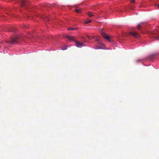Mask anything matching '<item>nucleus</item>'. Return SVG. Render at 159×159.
Instances as JSON below:
<instances>
[{
	"mask_svg": "<svg viewBox=\"0 0 159 159\" xmlns=\"http://www.w3.org/2000/svg\"><path fill=\"white\" fill-rule=\"evenodd\" d=\"M66 37L67 39L70 40L74 41L75 43V46L78 47L80 48L85 46L83 43H80V42L75 40V38L73 36H66Z\"/></svg>",
	"mask_w": 159,
	"mask_h": 159,
	"instance_id": "f257e3e1",
	"label": "nucleus"
},
{
	"mask_svg": "<svg viewBox=\"0 0 159 159\" xmlns=\"http://www.w3.org/2000/svg\"><path fill=\"white\" fill-rule=\"evenodd\" d=\"M19 38L18 37L16 36L14 38H12L11 40L7 41V43H8L11 44H15L19 42Z\"/></svg>",
	"mask_w": 159,
	"mask_h": 159,
	"instance_id": "f03ea898",
	"label": "nucleus"
},
{
	"mask_svg": "<svg viewBox=\"0 0 159 159\" xmlns=\"http://www.w3.org/2000/svg\"><path fill=\"white\" fill-rule=\"evenodd\" d=\"M128 34L129 35L132 36L134 37L137 38L140 37L138 33L134 31H131L129 32Z\"/></svg>",
	"mask_w": 159,
	"mask_h": 159,
	"instance_id": "7ed1b4c3",
	"label": "nucleus"
},
{
	"mask_svg": "<svg viewBox=\"0 0 159 159\" xmlns=\"http://www.w3.org/2000/svg\"><path fill=\"white\" fill-rule=\"evenodd\" d=\"M101 34L102 36L105 39L108 40H110V38L109 36L103 32L102 31L101 32Z\"/></svg>",
	"mask_w": 159,
	"mask_h": 159,
	"instance_id": "20e7f679",
	"label": "nucleus"
},
{
	"mask_svg": "<svg viewBox=\"0 0 159 159\" xmlns=\"http://www.w3.org/2000/svg\"><path fill=\"white\" fill-rule=\"evenodd\" d=\"M21 29H30V26L29 25H22L20 26Z\"/></svg>",
	"mask_w": 159,
	"mask_h": 159,
	"instance_id": "39448f33",
	"label": "nucleus"
},
{
	"mask_svg": "<svg viewBox=\"0 0 159 159\" xmlns=\"http://www.w3.org/2000/svg\"><path fill=\"white\" fill-rule=\"evenodd\" d=\"M144 25V23L143 22H141L139 24L137 25L138 29H140L141 27L142 26Z\"/></svg>",
	"mask_w": 159,
	"mask_h": 159,
	"instance_id": "423d86ee",
	"label": "nucleus"
},
{
	"mask_svg": "<svg viewBox=\"0 0 159 159\" xmlns=\"http://www.w3.org/2000/svg\"><path fill=\"white\" fill-rule=\"evenodd\" d=\"M23 16L25 18H27V17H28L29 19L32 18V17H30L29 15L26 13H25V14H24Z\"/></svg>",
	"mask_w": 159,
	"mask_h": 159,
	"instance_id": "0eeeda50",
	"label": "nucleus"
},
{
	"mask_svg": "<svg viewBox=\"0 0 159 159\" xmlns=\"http://www.w3.org/2000/svg\"><path fill=\"white\" fill-rule=\"evenodd\" d=\"M27 4V2L26 1L24 0L22 1L21 5L22 7L24 6V5H26Z\"/></svg>",
	"mask_w": 159,
	"mask_h": 159,
	"instance_id": "6e6552de",
	"label": "nucleus"
},
{
	"mask_svg": "<svg viewBox=\"0 0 159 159\" xmlns=\"http://www.w3.org/2000/svg\"><path fill=\"white\" fill-rule=\"evenodd\" d=\"M91 20H87L84 21V24H88L91 22Z\"/></svg>",
	"mask_w": 159,
	"mask_h": 159,
	"instance_id": "1a4fd4ad",
	"label": "nucleus"
},
{
	"mask_svg": "<svg viewBox=\"0 0 159 159\" xmlns=\"http://www.w3.org/2000/svg\"><path fill=\"white\" fill-rule=\"evenodd\" d=\"M88 15L89 17H91L94 15L92 13L90 12H88Z\"/></svg>",
	"mask_w": 159,
	"mask_h": 159,
	"instance_id": "9d476101",
	"label": "nucleus"
},
{
	"mask_svg": "<svg viewBox=\"0 0 159 159\" xmlns=\"http://www.w3.org/2000/svg\"><path fill=\"white\" fill-rule=\"evenodd\" d=\"M44 20L46 21H49V19L48 17H43Z\"/></svg>",
	"mask_w": 159,
	"mask_h": 159,
	"instance_id": "9b49d317",
	"label": "nucleus"
},
{
	"mask_svg": "<svg viewBox=\"0 0 159 159\" xmlns=\"http://www.w3.org/2000/svg\"><path fill=\"white\" fill-rule=\"evenodd\" d=\"M75 11L76 12L78 13L80 12L81 10L80 9H75Z\"/></svg>",
	"mask_w": 159,
	"mask_h": 159,
	"instance_id": "f8f14e48",
	"label": "nucleus"
},
{
	"mask_svg": "<svg viewBox=\"0 0 159 159\" xmlns=\"http://www.w3.org/2000/svg\"><path fill=\"white\" fill-rule=\"evenodd\" d=\"M155 7L157 8L158 9H159V3L158 4H156L155 5Z\"/></svg>",
	"mask_w": 159,
	"mask_h": 159,
	"instance_id": "ddd939ff",
	"label": "nucleus"
},
{
	"mask_svg": "<svg viewBox=\"0 0 159 159\" xmlns=\"http://www.w3.org/2000/svg\"><path fill=\"white\" fill-rule=\"evenodd\" d=\"M67 30H76V29H75V28H67Z\"/></svg>",
	"mask_w": 159,
	"mask_h": 159,
	"instance_id": "4468645a",
	"label": "nucleus"
},
{
	"mask_svg": "<svg viewBox=\"0 0 159 159\" xmlns=\"http://www.w3.org/2000/svg\"><path fill=\"white\" fill-rule=\"evenodd\" d=\"M130 0V2H131V3H135V1L134 0Z\"/></svg>",
	"mask_w": 159,
	"mask_h": 159,
	"instance_id": "2eb2a0df",
	"label": "nucleus"
},
{
	"mask_svg": "<svg viewBox=\"0 0 159 159\" xmlns=\"http://www.w3.org/2000/svg\"><path fill=\"white\" fill-rule=\"evenodd\" d=\"M142 61V60L139 59H138V60H137L136 61L137 62H138L139 61Z\"/></svg>",
	"mask_w": 159,
	"mask_h": 159,
	"instance_id": "dca6fc26",
	"label": "nucleus"
},
{
	"mask_svg": "<svg viewBox=\"0 0 159 159\" xmlns=\"http://www.w3.org/2000/svg\"><path fill=\"white\" fill-rule=\"evenodd\" d=\"M66 49H67V48H62L61 49H62V50H65Z\"/></svg>",
	"mask_w": 159,
	"mask_h": 159,
	"instance_id": "f3484780",
	"label": "nucleus"
},
{
	"mask_svg": "<svg viewBox=\"0 0 159 159\" xmlns=\"http://www.w3.org/2000/svg\"><path fill=\"white\" fill-rule=\"evenodd\" d=\"M12 29H13V30H15L16 29H18V28H13Z\"/></svg>",
	"mask_w": 159,
	"mask_h": 159,
	"instance_id": "a211bd4d",
	"label": "nucleus"
}]
</instances>
